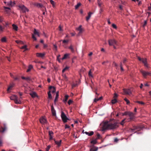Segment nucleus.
<instances>
[{
  "label": "nucleus",
  "mask_w": 151,
  "mask_h": 151,
  "mask_svg": "<svg viewBox=\"0 0 151 151\" xmlns=\"http://www.w3.org/2000/svg\"><path fill=\"white\" fill-rule=\"evenodd\" d=\"M119 123L114 119L111 120L109 122H105L103 126V130L114 129L119 127Z\"/></svg>",
  "instance_id": "1"
},
{
  "label": "nucleus",
  "mask_w": 151,
  "mask_h": 151,
  "mask_svg": "<svg viewBox=\"0 0 151 151\" xmlns=\"http://www.w3.org/2000/svg\"><path fill=\"white\" fill-rule=\"evenodd\" d=\"M109 43L110 45L113 46L114 49H116L115 46L118 45V42L115 40H109Z\"/></svg>",
  "instance_id": "2"
},
{
  "label": "nucleus",
  "mask_w": 151,
  "mask_h": 151,
  "mask_svg": "<svg viewBox=\"0 0 151 151\" xmlns=\"http://www.w3.org/2000/svg\"><path fill=\"white\" fill-rule=\"evenodd\" d=\"M61 116L63 121L64 123L67 122L68 120H69V119L67 117L64 113L63 111H61Z\"/></svg>",
  "instance_id": "3"
},
{
  "label": "nucleus",
  "mask_w": 151,
  "mask_h": 151,
  "mask_svg": "<svg viewBox=\"0 0 151 151\" xmlns=\"http://www.w3.org/2000/svg\"><path fill=\"white\" fill-rule=\"evenodd\" d=\"M10 99L11 100H13L14 101L15 103L16 104H19V101L18 98L15 95H13L10 97Z\"/></svg>",
  "instance_id": "4"
},
{
  "label": "nucleus",
  "mask_w": 151,
  "mask_h": 151,
  "mask_svg": "<svg viewBox=\"0 0 151 151\" xmlns=\"http://www.w3.org/2000/svg\"><path fill=\"white\" fill-rule=\"evenodd\" d=\"M20 12L25 13L26 12H28L29 10L23 5H19V10Z\"/></svg>",
  "instance_id": "5"
},
{
  "label": "nucleus",
  "mask_w": 151,
  "mask_h": 151,
  "mask_svg": "<svg viewBox=\"0 0 151 151\" xmlns=\"http://www.w3.org/2000/svg\"><path fill=\"white\" fill-rule=\"evenodd\" d=\"M125 114L126 115H128L130 117V120H133L134 118V114L131 112H125Z\"/></svg>",
  "instance_id": "6"
},
{
  "label": "nucleus",
  "mask_w": 151,
  "mask_h": 151,
  "mask_svg": "<svg viewBox=\"0 0 151 151\" xmlns=\"http://www.w3.org/2000/svg\"><path fill=\"white\" fill-rule=\"evenodd\" d=\"M123 92L126 94L130 95L132 93V91L130 89H123Z\"/></svg>",
  "instance_id": "7"
},
{
  "label": "nucleus",
  "mask_w": 151,
  "mask_h": 151,
  "mask_svg": "<svg viewBox=\"0 0 151 151\" xmlns=\"http://www.w3.org/2000/svg\"><path fill=\"white\" fill-rule=\"evenodd\" d=\"M4 127H0V132L4 133L5 131L7 129V126L6 124L4 123L3 124Z\"/></svg>",
  "instance_id": "8"
},
{
  "label": "nucleus",
  "mask_w": 151,
  "mask_h": 151,
  "mask_svg": "<svg viewBox=\"0 0 151 151\" xmlns=\"http://www.w3.org/2000/svg\"><path fill=\"white\" fill-rule=\"evenodd\" d=\"M40 122L43 124H45L47 122L46 119L44 117H41L40 119Z\"/></svg>",
  "instance_id": "9"
},
{
  "label": "nucleus",
  "mask_w": 151,
  "mask_h": 151,
  "mask_svg": "<svg viewBox=\"0 0 151 151\" xmlns=\"http://www.w3.org/2000/svg\"><path fill=\"white\" fill-rule=\"evenodd\" d=\"M140 72L144 77H146L147 75H149L150 74V73L144 71L142 70L140 71Z\"/></svg>",
  "instance_id": "10"
},
{
  "label": "nucleus",
  "mask_w": 151,
  "mask_h": 151,
  "mask_svg": "<svg viewBox=\"0 0 151 151\" xmlns=\"http://www.w3.org/2000/svg\"><path fill=\"white\" fill-rule=\"evenodd\" d=\"M14 84L13 83H12L10 84L9 86L8 87L7 91L8 92H9L10 90H11L12 88L14 86Z\"/></svg>",
  "instance_id": "11"
},
{
  "label": "nucleus",
  "mask_w": 151,
  "mask_h": 151,
  "mask_svg": "<svg viewBox=\"0 0 151 151\" xmlns=\"http://www.w3.org/2000/svg\"><path fill=\"white\" fill-rule=\"evenodd\" d=\"M142 62L144 64V65L146 67L148 68V65L147 62V59L146 58H142Z\"/></svg>",
  "instance_id": "12"
},
{
  "label": "nucleus",
  "mask_w": 151,
  "mask_h": 151,
  "mask_svg": "<svg viewBox=\"0 0 151 151\" xmlns=\"http://www.w3.org/2000/svg\"><path fill=\"white\" fill-rule=\"evenodd\" d=\"M34 5L37 6V7H40V8L44 7V6L42 4L39 3H35L34 4Z\"/></svg>",
  "instance_id": "13"
},
{
  "label": "nucleus",
  "mask_w": 151,
  "mask_h": 151,
  "mask_svg": "<svg viewBox=\"0 0 151 151\" xmlns=\"http://www.w3.org/2000/svg\"><path fill=\"white\" fill-rule=\"evenodd\" d=\"M7 5L10 6H13L14 5L15 3L14 2H12V1H10L7 2Z\"/></svg>",
  "instance_id": "14"
},
{
  "label": "nucleus",
  "mask_w": 151,
  "mask_h": 151,
  "mask_svg": "<svg viewBox=\"0 0 151 151\" xmlns=\"http://www.w3.org/2000/svg\"><path fill=\"white\" fill-rule=\"evenodd\" d=\"M27 46L26 45H24L20 47V48L22 50H23L22 51L23 52H24L25 51L27 50H28V49L27 48Z\"/></svg>",
  "instance_id": "15"
},
{
  "label": "nucleus",
  "mask_w": 151,
  "mask_h": 151,
  "mask_svg": "<svg viewBox=\"0 0 151 151\" xmlns=\"http://www.w3.org/2000/svg\"><path fill=\"white\" fill-rule=\"evenodd\" d=\"M45 55V53H37L36 54V56L37 57L42 58Z\"/></svg>",
  "instance_id": "16"
},
{
  "label": "nucleus",
  "mask_w": 151,
  "mask_h": 151,
  "mask_svg": "<svg viewBox=\"0 0 151 151\" xmlns=\"http://www.w3.org/2000/svg\"><path fill=\"white\" fill-rule=\"evenodd\" d=\"M93 71V69H91L88 72V75L89 77L90 78H93V76L92 74V71Z\"/></svg>",
  "instance_id": "17"
},
{
  "label": "nucleus",
  "mask_w": 151,
  "mask_h": 151,
  "mask_svg": "<svg viewBox=\"0 0 151 151\" xmlns=\"http://www.w3.org/2000/svg\"><path fill=\"white\" fill-rule=\"evenodd\" d=\"M49 89L50 90H52V93H53L55 92L56 91L55 88L54 87L52 86H50L49 87Z\"/></svg>",
  "instance_id": "18"
},
{
  "label": "nucleus",
  "mask_w": 151,
  "mask_h": 151,
  "mask_svg": "<svg viewBox=\"0 0 151 151\" xmlns=\"http://www.w3.org/2000/svg\"><path fill=\"white\" fill-rule=\"evenodd\" d=\"M59 97V92L58 91L56 93V96L54 100V103L56 104V102L58 101Z\"/></svg>",
  "instance_id": "19"
},
{
  "label": "nucleus",
  "mask_w": 151,
  "mask_h": 151,
  "mask_svg": "<svg viewBox=\"0 0 151 151\" xmlns=\"http://www.w3.org/2000/svg\"><path fill=\"white\" fill-rule=\"evenodd\" d=\"M92 14L93 13L91 12H90L88 13V16L86 17V20L87 21H88L89 20L91 17V14Z\"/></svg>",
  "instance_id": "20"
},
{
  "label": "nucleus",
  "mask_w": 151,
  "mask_h": 151,
  "mask_svg": "<svg viewBox=\"0 0 151 151\" xmlns=\"http://www.w3.org/2000/svg\"><path fill=\"white\" fill-rule=\"evenodd\" d=\"M69 55H70V54H68V53H67V54H65L64 55L63 57L61 59L62 60H64V59H65L67 58H68V57Z\"/></svg>",
  "instance_id": "21"
},
{
  "label": "nucleus",
  "mask_w": 151,
  "mask_h": 151,
  "mask_svg": "<svg viewBox=\"0 0 151 151\" xmlns=\"http://www.w3.org/2000/svg\"><path fill=\"white\" fill-rule=\"evenodd\" d=\"M85 133L88 136H91L93 134L94 132L93 131H91L90 132H86Z\"/></svg>",
  "instance_id": "22"
},
{
  "label": "nucleus",
  "mask_w": 151,
  "mask_h": 151,
  "mask_svg": "<svg viewBox=\"0 0 151 151\" xmlns=\"http://www.w3.org/2000/svg\"><path fill=\"white\" fill-rule=\"evenodd\" d=\"M54 140L55 142V143L59 147L60 146L61 140H60V141H56L55 139H54Z\"/></svg>",
  "instance_id": "23"
},
{
  "label": "nucleus",
  "mask_w": 151,
  "mask_h": 151,
  "mask_svg": "<svg viewBox=\"0 0 151 151\" xmlns=\"http://www.w3.org/2000/svg\"><path fill=\"white\" fill-rule=\"evenodd\" d=\"M12 26L13 27V29L15 31H17L18 30V27L16 25L14 24H13L12 25Z\"/></svg>",
  "instance_id": "24"
},
{
  "label": "nucleus",
  "mask_w": 151,
  "mask_h": 151,
  "mask_svg": "<svg viewBox=\"0 0 151 151\" xmlns=\"http://www.w3.org/2000/svg\"><path fill=\"white\" fill-rule=\"evenodd\" d=\"M34 34L35 35H37L38 37H40V34L39 32L35 29H34Z\"/></svg>",
  "instance_id": "25"
},
{
  "label": "nucleus",
  "mask_w": 151,
  "mask_h": 151,
  "mask_svg": "<svg viewBox=\"0 0 151 151\" xmlns=\"http://www.w3.org/2000/svg\"><path fill=\"white\" fill-rule=\"evenodd\" d=\"M33 68V66L32 65H30L28 66V69H27V72H29Z\"/></svg>",
  "instance_id": "26"
},
{
  "label": "nucleus",
  "mask_w": 151,
  "mask_h": 151,
  "mask_svg": "<svg viewBox=\"0 0 151 151\" xmlns=\"http://www.w3.org/2000/svg\"><path fill=\"white\" fill-rule=\"evenodd\" d=\"M21 78L22 79L26 80L27 81H29L30 80V78L29 77H25L23 76H22Z\"/></svg>",
  "instance_id": "27"
},
{
  "label": "nucleus",
  "mask_w": 151,
  "mask_h": 151,
  "mask_svg": "<svg viewBox=\"0 0 151 151\" xmlns=\"http://www.w3.org/2000/svg\"><path fill=\"white\" fill-rule=\"evenodd\" d=\"M98 149L97 147H93L90 149V151H97Z\"/></svg>",
  "instance_id": "28"
},
{
  "label": "nucleus",
  "mask_w": 151,
  "mask_h": 151,
  "mask_svg": "<svg viewBox=\"0 0 151 151\" xmlns=\"http://www.w3.org/2000/svg\"><path fill=\"white\" fill-rule=\"evenodd\" d=\"M31 96L33 98H35L37 96V94L35 92H33L30 94Z\"/></svg>",
  "instance_id": "29"
},
{
  "label": "nucleus",
  "mask_w": 151,
  "mask_h": 151,
  "mask_svg": "<svg viewBox=\"0 0 151 151\" xmlns=\"http://www.w3.org/2000/svg\"><path fill=\"white\" fill-rule=\"evenodd\" d=\"M98 4L100 8L101 7L102 3L101 0H98Z\"/></svg>",
  "instance_id": "30"
},
{
  "label": "nucleus",
  "mask_w": 151,
  "mask_h": 151,
  "mask_svg": "<svg viewBox=\"0 0 151 151\" xmlns=\"http://www.w3.org/2000/svg\"><path fill=\"white\" fill-rule=\"evenodd\" d=\"M1 42H6V38L5 37H2L1 40Z\"/></svg>",
  "instance_id": "31"
},
{
  "label": "nucleus",
  "mask_w": 151,
  "mask_h": 151,
  "mask_svg": "<svg viewBox=\"0 0 151 151\" xmlns=\"http://www.w3.org/2000/svg\"><path fill=\"white\" fill-rule=\"evenodd\" d=\"M10 76H11L15 80H17V79H18V78L17 77H14V75L12 73H10Z\"/></svg>",
  "instance_id": "32"
},
{
  "label": "nucleus",
  "mask_w": 151,
  "mask_h": 151,
  "mask_svg": "<svg viewBox=\"0 0 151 151\" xmlns=\"http://www.w3.org/2000/svg\"><path fill=\"white\" fill-rule=\"evenodd\" d=\"M69 48L71 50V51L72 52H74V49L73 48L72 46V45H71L69 47Z\"/></svg>",
  "instance_id": "33"
},
{
  "label": "nucleus",
  "mask_w": 151,
  "mask_h": 151,
  "mask_svg": "<svg viewBox=\"0 0 151 151\" xmlns=\"http://www.w3.org/2000/svg\"><path fill=\"white\" fill-rule=\"evenodd\" d=\"M3 146V139L1 137H0V146Z\"/></svg>",
  "instance_id": "34"
},
{
  "label": "nucleus",
  "mask_w": 151,
  "mask_h": 151,
  "mask_svg": "<svg viewBox=\"0 0 151 151\" xmlns=\"http://www.w3.org/2000/svg\"><path fill=\"white\" fill-rule=\"evenodd\" d=\"M81 3H78L75 6V8L76 9H77L81 5Z\"/></svg>",
  "instance_id": "35"
},
{
  "label": "nucleus",
  "mask_w": 151,
  "mask_h": 151,
  "mask_svg": "<svg viewBox=\"0 0 151 151\" xmlns=\"http://www.w3.org/2000/svg\"><path fill=\"white\" fill-rule=\"evenodd\" d=\"M50 3L52 4L53 7H54L55 6V3L54 1L52 0H50Z\"/></svg>",
  "instance_id": "36"
},
{
  "label": "nucleus",
  "mask_w": 151,
  "mask_h": 151,
  "mask_svg": "<svg viewBox=\"0 0 151 151\" xmlns=\"http://www.w3.org/2000/svg\"><path fill=\"white\" fill-rule=\"evenodd\" d=\"M138 127L136 126H133V129H131V130H132V132H134L135 130H137L138 129Z\"/></svg>",
  "instance_id": "37"
},
{
  "label": "nucleus",
  "mask_w": 151,
  "mask_h": 151,
  "mask_svg": "<svg viewBox=\"0 0 151 151\" xmlns=\"http://www.w3.org/2000/svg\"><path fill=\"white\" fill-rule=\"evenodd\" d=\"M117 101L116 99H114L111 100V103L113 104H115L117 102Z\"/></svg>",
  "instance_id": "38"
},
{
  "label": "nucleus",
  "mask_w": 151,
  "mask_h": 151,
  "mask_svg": "<svg viewBox=\"0 0 151 151\" xmlns=\"http://www.w3.org/2000/svg\"><path fill=\"white\" fill-rule=\"evenodd\" d=\"M51 91H49L48 93V96L49 98L51 99L52 98L51 95Z\"/></svg>",
  "instance_id": "39"
},
{
  "label": "nucleus",
  "mask_w": 151,
  "mask_h": 151,
  "mask_svg": "<svg viewBox=\"0 0 151 151\" xmlns=\"http://www.w3.org/2000/svg\"><path fill=\"white\" fill-rule=\"evenodd\" d=\"M124 100L126 102L127 104H128L130 103L129 101L126 98H125L124 99Z\"/></svg>",
  "instance_id": "40"
},
{
  "label": "nucleus",
  "mask_w": 151,
  "mask_h": 151,
  "mask_svg": "<svg viewBox=\"0 0 151 151\" xmlns=\"http://www.w3.org/2000/svg\"><path fill=\"white\" fill-rule=\"evenodd\" d=\"M63 79L65 81H67L68 80L67 77L65 75H63Z\"/></svg>",
  "instance_id": "41"
},
{
  "label": "nucleus",
  "mask_w": 151,
  "mask_h": 151,
  "mask_svg": "<svg viewBox=\"0 0 151 151\" xmlns=\"http://www.w3.org/2000/svg\"><path fill=\"white\" fill-rule=\"evenodd\" d=\"M52 113V114L54 116H55L56 115V111L55 110H53V111H51Z\"/></svg>",
  "instance_id": "42"
},
{
  "label": "nucleus",
  "mask_w": 151,
  "mask_h": 151,
  "mask_svg": "<svg viewBox=\"0 0 151 151\" xmlns=\"http://www.w3.org/2000/svg\"><path fill=\"white\" fill-rule=\"evenodd\" d=\"M125 119H123L121 122H120V124L122 125H123L125 123Z\"/></svg>",
  "instance_id": "43"
},
{
  "label": "nucleus",
  "mask_w": 151,
  "mask_h": 151,
  "mask_svg": "<svg viewBox=\"0 0 151 151\" xmlns=\"http://www.w3.org/2000/svg\"><path fill=\"white\" fill-rule=\"evenodd\" d=\"M96 142H97V141H96V139H94V140H93L92 141H91V143L92 144H96Z\"/></svg>",
  "instance_id": "44"
},
{
  "label": "nucleus",
  "mask_w": 151,
  "mask_h": 151,
  "mask_svg": "<svg viewBox=\"0 0 151 151\" xmlns=\"http://www.w3.org/2000/svg\"><path fill=\"white\" fill-rule=\"evenodd\" d=\"M69 68L68 67H66L63 70L62 72L64 73L65 70H67Z\"/></svg>",
  "instance_id": "45"
},
{
  "label": "nucleus",
  "mask_w": 151,
  "mask_h": 151,
  "mask_svg": "<svg viewBox=\"0 0 151 151\" xmlns=\"http://www.w3.org/2000/svg\"><path fill=\"white\" fill-rule=\"evenodd\" d=\"M69 97V96L68 95H65V99L64 100L65 102H66Z\"/></svg>",
  "instance_id": "46"
},
{
  "label": "nucleus",
  "mask_w": 151,
  "mask_h": 151,
  "mask_svg": "<svg viewBox=\"0 0 151 151\" xmlns=\"http://www.w3.org/2000/svg\"><path fill=\"white\" fill-rule=\"evenodd\" d=\"M53 134V132L52 131H49V136H52Z\"/></svg>",
  "instance_id": "47"
},
{
  "label": "nucleus",
  "mask_w": 151,
  "mask_h": 151,
  "mask_svg": "<svg viewBox=\"0 0 151 151\" xmlns=\"http://www.w3.org/2000/svg\"><path fill=\"white\" fill-rule=\"evenodd\" d=\"M50 147V145L48 146L47 147L45 148L46 151H49V149Z\"/></svg>",
  "instance_id": "48"
},
{
  "label": "nucleus",
  "mask_w": 151,
  "mask_h": 151,
  "mask_svg": "<svg viewBox=\"0 0 151 151\" xmlns=\"http://www.w3.org/2000/svg\"><path fill=\"white\" fill-rule=\"evenodd\" d=\"M112 27L115 29H116L117 28V27L116 25L114 24H112Z\"/></svg>",
  "instance_id": "49"
},
{
  "label": "nucleus",
  "mask_w": 151,
  "mask_h": 151,
  "mask_svg": "<svg viewBox=\"0 0 151 151\" xmlns=\"http://www.w3.org/2000/svg\"><path fill=\"white\" fill-rule=\"evenodd\" d=\"M127 61V59L125 58L123 60V62L124 64H125Z\"/></svg>",
  "instance_id": "50"
},
{
  "label": "nucleus",
  "mask_w": 151,
  "mask_h": 151,
  "mask_svg": "<svg viewBox=\"0 0 151 151\" xmlns=\"http://www.w3.org/2000/svg\"><path fill=\"white\" fill-rule=\"evenodd\" d=\"M137 102L140 104H144V103L142 101H137Z\"/></svg>",
  "instance_id": "51"
},
{
  "label": "nucleus",
  "mask_w": 151,
  "mask_h": 151,
  "mask_svg": "<svg viewBox=\"0 0 151 151\" xmlns=\"http://www.w3.org/2000/svg\"><path fill=\"white\" fill-rule=\"evenodd\" d=\"M81 27H82V26L81 25H80L79 27L77 29L78 31H79L80 30H81V29H82V28H81Z\"/></svg>",
  "instance_id": "52"
},
{
  "label": "nucleus",
  "mask_w": 151,
  "mask_h": 151,
  "mask_svg": "<svg viewBox=\"0 0 151 151\" xmlns=\"http://www.w3.org/2000/svg\"><path fill=\"white\" fill-rule=\"evenodd\" d=\"M97 137L96 138V139H98L100 138V135L99 133H97Z\"/></svg>",
  "instance_id": "53"
},
{
  "label": "nucleus",
  "mask_w": 151,
  "mask_h": 151,
  "mask_svg": "<svg viewBox=\"0 0 151 151\" xmlns=\"http://www.w3.org/2000/svg\"><path fill=\"white\" fill-rule=\"evenodd\" d=\"M68 40H64L63 41V43H67L68 42Z\"/></svg>",
  "instance_id": "54"
},
{
  "label": "nucleus",
  "mask_w": 151,
  "mask_h": 151,
  "mask_svg": "<svg viewBox=\"0 0 151 151\" xmlns=\"http://www.w3.org/2000/svg\"><path fill=\"white\" fill-rule=\"evenodd\" d=\"M73 101L71 100H69L68 101V104L69 105H70L72 102Z\"/></svg>",
  "instance_id": "55"
},
{
  "label": "nucleus",
  "mask_w": 151,
  "mask_h": 151,
  "mask_svg": "<svg viewBox=\"0 0 151 151\" xmlns=\"http://www.w3.org/2000/svg\"><path fill=\"white\" fill-rule=\"evenodd\" d=\"M82 32H83V30L82 29L81 30H80L79 31V32L78 33V35H80L82 33Z\"/></svg>",
  "instance_id": "56"
},
{
  "label": "nucleus",
  "mask_w": 151,
  "mask_h": 151,
  "mask_svg": "<svg viewBox=\"0 0 151 151\" xmlns=\"http://www.w3.org/2000/svg\"><path fill=\"white\" fill-rule=\"evenodd\" d=\"M147 24V21H144V24H143V27H145L146 25Z\"/></svg>",
  "instance_id": "57"
},
{
  "label": "nucleus",
  "mask_w": 151,
  "mask_h": 151,
  "mask_svg": "<svg viewBox=\"0 0 151 151\" xmlns=\"http://www.w3.org/2000/svg\"><path fill=\"white\" fill-rule=\"evenodd\" d=\"M32 38L35 40H37L36 38L35 37L34 34L32 35Z\"/></svg>",
  "instance_id": "58"
},
{
  "label": "nucleus",
  "mask_w": 151,
  "mask_h": 151,
  "mask_svg": "<svg viewBox=\"0 0 151 151\" xmlns=\"http://www.w3.org/2000/svg\"><path fill=\"white\" fill-rule=\"evenodd\" d=\"M3 29L4 28H3L0 25V31H2Z\"/></svg>",
  "instance_id": "59"
},
{
  "label": "nucleus",
  "mask_w": 151,
  "mask_h": 151,
  "mask_svg": "<svg viewBox=\"0 0 151 151\" xmlns=\"http://www.w3.org/2000/svg\"><path fill=\"white\" fill-rule=\"evenodd\" d=\"M3 20V19L2 17H0V22H2Z\"/></svg>",
  "instance_id": "60"
},
{
  "label": "nucleus",
  "mask_w": 151,
  "mask_h": 151,
  "mask_svg": "<svg viewBox=\"0 0 151 151\" xmlns=\"http://www.w3.org/2000/svg\"><path fill=\"white\" fill-rule=\"evenodd\" d=\"M53 47H54V48L56 50H57V46L55 45H53Z\"/></svg>",
  "instance_id": "61"
},
{
  "label": "nucleus",
  "mask_w": 151,
  "mask_h": 151,
  "mask_svg": "<svg viewBox=\"0 0 151 151\" xmlns=\"http://www.w3.org/2000/svg\"><path fill=\"white\" fill-rule=\"evenodd\" d=\"M51 111H53V110H55V109H54V107L53 106V105H51Z\"/></svg>",
  "instance_id": "62"
},
{
  "label": "nucleus",
  "mask_w": 151,
  "mask_h": 151,
  "mask_svg": "<svg viewBox=\"0 0 151 151\" xmlns=\"http://www.w3.org/2000/svg\"><path fill=\"white\" fill-rule=\"evenodd\" d=\"M51 111H53V110H55V109H54V107L53 106V105H51Z\"/></svg>",
  "instance_id": "63"
},
{
  "label": "nucleus",
  "mask_w": 151,
  "mask_h": 151,
  "mask_svg": "<svg viewBox=\"0 0 151 151\" xmlns=\"http://www.w3.org/2000/svg\"><path fill=\"white\" fill-rule=\"evenodd\" d=\"M120 67H121V70L122 71H123L124 70V69L123 68V67H122V63H121Z\"/></svg>",
  "instance_id": "64"
}]
</instances>
